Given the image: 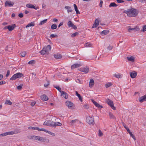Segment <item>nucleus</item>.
<instances>
[{"label":"nucleus","mask_w":146,"mask_h":146,"mask_svg":"<svg viewBox=\"0 0 146 146\" xmlns=\"http://www.w3.org/2000/svg\"><path fill=\"white\" fill-rule=\"evenodd\" d=\"M124 13H126L129 17H135L136 16L138 13L139 11L137 9L134 8L127 9L125 10Z\"/></svg>","instance_id":"f257e3e1"},{"label":"nucleus","mask_w":146,"mask_h":146,"mask_svg":"<svg viewBox=\"0 0 146 146\" xmlns=\"http://www.w3.org/2000/svg\"><path fill=\"white\" fill-rule=\"evenodd\" d=\"M51 49V47L50 45H48L44 47L42 50L40 52L41 54L43 55L48 54Z\"/></svg>","instance_id":"f03ea898"},{"label":"nucleus","mask_w":146,"mask_h":146,"mask_svg":"<svg viewBox=\"0 0 146 146\" xmlns=\"http://www.w3.org/2000/svg\"><path fill=\"white\" fill-rule=\"evenodd\" d=\"M32 139L38 140L42 142H45L46 143H48L49 142V140L48 139H46L44 138L41 137L39 136H33Z\"/></svg>","instance_id":"7ed1b4c3"},{"label":"nucleus","mask_w":146,"mask_h":146,"mask_svg":"<svg viewBox=\"0 0 146 146\" xmlns=\"http://www.w3.org/2000/svg\"><path fill=\"white\" fill-rule=\"evenodd\" d=\"M23 76V74L21 73H17L14 74L10 78V80H15L17 79L20 78Z\"/></svg>","instance_id":"20e7f679"},{"label":"nucleus","mask_w":146,"mask_h":146,"mask_svg":"<svg viewBox=\"0 0 146 146\" xmlns=\"http://www.w3.org/2000/svg\"><path fill=\"white\" fill-rule=\"evenodd\" d=\"M86 122L89 124L93 125L94 124V119L92 117L89 116L86 119Z\"/></svg>","instance_id":"39448f33"},{"label":"nucleus","mask_w":146,"mask_h":146,"mask_svg":"<svg viewBox=\"0 0 146 146\" xmlns=\"http://www.w3.org/2000/svg\"><path fill=\"white\" fill-rule=\"evenodd\" d=\"M14 3L13 2L9 0L7 1L5 3V7H13Z\"/></svg>","instance_id":"423d86ee"},{"label":"nucleus","mask_w":146,"mask_h":146,"mask_svg":"<svg viewBox=\"0 0 146 146\" xmlns=\"http://www.w3.org/2000/svg\"><path fill=\"white\" fill-rule=\"evenodd\" d=\"M107 103L111 107V108L114 110H116V108L113 106V102L108 99L107 100Z\"/></svg>","instance_id":"0eeeda50"},{"label":"nucleus","mask_w":146,"mask_h":146,"mask_svg":"<svg viewBox=\"0 0 146 146\" xmlns=\"http://www.w3.org/2000/svg\"><path fill=\"white\" fill-rule=\"evenodd\" d=\"M65 104L66 105L69 109H72L74 107V105L70 101H67L66 102Z\"/></svg>","instance_id":"6e6552de"},{"label":"nucleus","mask_w":146,"mask_h":146,"mask_svg":"<svg viewBox=\"0 0 146 146\" xmlns=\"http://www.w3.org/2000/svg\"><path fill=\"white\" fill-rule=\"evenodd\" d=\"M128 32L130 33L132 31L135 30V31H138L139 30V27H136L135 28H131L130 26L128 27Z\"/></svg>","instance_id":"1a4fd4ad"},{"label":"nucleus","mask_w":146,"mask_h":146,"mask_svg":"<svg viewBox=\"0 0 146 146\" xmlns=\"http://www.w3.org/2000/svg\"><path fill=\"white\" fill-rule=\"evenodd\" d=\"M52 121L50 120H46L43 123V125H45L52 126Z\"/></svg>","instance_id":"9d476101"},{"label":"nucleus","mask_w":146,"mask_h":146,"mask_svg":"<svg viewBox=\"0 0 146 146\" xmlns=\"http://www.w3.org/2000/svg\"><path fill=\"white\" fill-rule=\"evenodd\" d=\"M139 100L140 102H142L144 101H146V95L139 98Z\"/></svg>","instance_id":"9b49d317"},{"label":"nucleus","mask_w":146,"mask_h":146,"mask_svg":"<svg viewBox=\"0 0 146 146\" xmlns=\"http://www.w3.org/2000/svg\"><path fill=\"white\" fill-rule=\"evenodd\" d=\"M137 73L135 71H133L130 72V76L132 78H134L137 76Z\"/></svg>","instance_id":"f8f14e48"},{"label":"nucleus","mask_w":146,"mask_h":146,"mask_svg":"<svg viewBox=\"0 0 146 146\" xmlns=\"http://www.w3.org/2000/svg\"><path fill=\"white\" fill-rule=\"evenodd\" d=\"M80 71L85 73H87L89 71V68L88 67H86L85 68H81Z\"/></svg>","instance_id":"ddd939ff"},{"label":"nucleus","mask_w":146,"mask_h":146,"mask_svg":"<svg viewBox=\"0 0 146 146\" xmlns=\"http://www.w3.org/2000/svg\"><path fill=\"white\" fill-rule=\"evenodd\" d=\"M26 6L27 7L29 8H33L35 10H37L38 9L37 8H36L35 6L30 3H28L26 5Z\"/></svg>","instance_id":"4468645a"},{"label":"nucleus","mask_w":146,"mask_h":146,"mask_svg":"<svg viewBox=\"0 0 146 146\" xmlns=\"http://www.w3.org/2000/svg\"><path fill=\"white\" fill-rule=\"evenodd\" d=\"M99 25V21L97 19H96L95 20L94 23L92 27V28H96Z\"/></svg>","instance_id":"2eb2a0df"},{"label":"nucleus","mask_w":146,"mask_h":146,"mask_svg":"<svg viewBox=\"0 0 146 146\" xmlns=\"http://www.w3.org/2000/svg\"><path fill=\"white\" fill-rule=\"evenodd\" d=\"M16 27V25L15 24L12 25H9L8 26V29L9 31H12Z\"/></svg>","instance_id":"dca6fc26"},{"label":"nucleus","mask_w":146,"mask_h":146,"mask_svg":"<svg viewBox=\"0 0 146 146\" xmlns=\"http://www.w3.org/2000/svg\"><path fill=\"white\" fill-rule=\"evenodd\" d=\"M62 125V124L59 122H54L52 121V126L56 127V126H60Z\"/></svg>","instance_id":"f3484780"},{"label":"nucleus","mask_w":146,"mask_h":146,"mask_svg":"<svg viewBox=\"0 0 146 146\" xmlns=\"http://www.w3.org/2000/svg\"><path fill=\"white\" fill-rule=\"evenodd\" d=\"M40 98L42 100L44 101H47L48 99V97L45 94L42 95L41 96Z\"/></svg>","instance_id":"a211bd4d"},{"label":"nucleus","mask_w":146,"mask_h":146,"mask_svg":"<svg viewBox=\"0 0 146 146\" xmlns=\"http://www.w3.org/2000/svg\"><path fill=\"white\" fill-rule=\"evenodd\" d=\"M61 96H62L64 98L67 99L68 98L67 94L64 91L62 92L61 93Z\"/></svg>","instance_id":"6ab92c4d"},{"label":"nucleus","mask_w":146,"mask_h":146,"mask_svg":"<svg viewBox=\"0 0 146 146\" xmlns=\"http://www.w3.org/2000/svg\"><path fill=\"white\" fill-rule=\"evenodd\" d=\"M81 65L80 64H74L73 65H72L71 66V69H75V68H77L78 67H79Z\"/></svg>","instance_id":"aec40b11"},{"label":"nucleus","mask_w":146,"mask_h":146,"mask_svg":"<svg viewBox=\"0 0 146 146\" xmlns=\"http://www.w3.org/2000/svg\"><path fill=\"white\" fill-rule=\"evenodd\" d=\"M94 84V80L92 79H91L90 81L89 86L91 88L93 86Z\"/></svg>","instance_id":"412c9836"},{"label":"nucleus","mask_w":146,"mask_h":146,"mask_svg":"<svg viewBox=\"0 0 146 146\" xmlns=\"http://www.w3.org/2000/svg\"><path fill=\"white\" fill-rule=\"evenodd\" d=\"M78 122V120L76 119L74 120H72L70 121V123L71 125H73L75 124L76 123Z\"/></svg>","instance_id":"4be33fe9"},{"label":"nucleus","mask_w":146,"mask_h":146,"mask_svg":"<svg viewBox=\"0 0 146 146\" xmlns=\"http://www.w3.org/2000/svg\"><path fill=\"white\" fill-rule=\"evenodd\" d=\"M109 32L108 30H104L101 32V34L103 36L105 35L108 34Z\"/></svg>","instance_id":"5701e85b"},{"label":"nucleus","mask_w":146,"mask_h":146,"mask_svg":"<svg viewBox=\"0 0 146 146\" xmlns=\"http://www.w3.org/2000/svg\"><path fill=\"white\" fill-rule=\"evenodd\" d=\"M65 8L66 9H68L67 12L68 13L70 12H72L73 11L72 9H71L70 7L68 6H66L65 7Z\"/></svg>","instance_id":"b1692460"},{"label":"nucleus","mask_w":146,"mask_h":146,"mask_svg":"<svg viewBox=\"0 0 146 146\" xmlns=\"http://www.w3.org/2000/svg\"><path fill=\"white\" fill-rule=\"evenodd\" d=\"M127 58L129 61H131L132 62H134V61L135 58L134 57L132 56H131L129 57H127Z\"/></svg>","instance_id":"393cba45"},{"label":"nucleus","mask_w":146,"mask_h":146,"mask_svg":"<svg viewBox=\"0 0 146 146\" xmlns=\"http://www.w3.org/2000/svg\"><path fill=\"white\" fill-rule=\"evenodd\" d=\"M73 5H74V9H75V11L76 12V14H80V12L78 10V9L76 5V4H74Z\"/></svg>","instance_id":"a878e982"},{"label":"nucleus","mask_w":146,"mask_h":146,"mask_svg":"<svg viewBox=\"0 0 146 146\" xmlns=\"http://www.w3.org/2000/svg\"><path fill=\"white\" fill-rule=\"evenodd\" d=\"M76 95L78 97V98L79 99V100L81 102L82 101V98L81 97L80 95L78 93V92L77 91H75Z\"/></svg>","instance_id":"bb28decb"},{"label":"nucleus","mask_w":146,"mask_h":146,"mask_svg":"<svg viewBox=\"0 0 146 146\" xmlns=\"http://www.w3.org/2000/svg\"><path fill=\"white\" fill-rule=\"evenodd\" d=\"M35 25V23L34 22H31V23L28 24L26 26V28H28V27L33 26Z\"/></svg>","instance_id":"cd10ccee"},{"label":"nucleus","mask_w":146,"mask_h":146,"mask_svg":"<svg viewBox=\"0 0 146 146\" xmlns=\"http://www.w3.org/2000/svg\"><path fill=\"white\" fill-rule=\"evenodd\" d=\"M54 57L56 59H59L62 58V56L59 54H55L54 55Z\"/></svg>","instance_id":"c85d7f7f"},{"label":"nucleus","mask_w":146,"mask_h":146,"mask_svg":"<svg viewBox=\"0 0 146 146\" xmlns=\"http://www.w3.org/2000/svg\"><path fill=\"white\" fill-rule=\"evenodd\" d=\"M117 5L115 3L113 2L111 3L109 5V7H117Z\"/></svg>","instance_id":"c756f323"},{"label":"nucleus","mask_w":146,"mask_h":146,"mask_svg":"<svg viewBox=\"0 0 146 146\" xmlns=\"http://www.w3.org/2000/svg\"><path fill=\"white\" fill-rule=\"evenodd\" d=\"M57 27V25L56 24H52L51 26V29L54 30L56 29Z\"/></svg>","instance_id":"7c9ffc66"},{"label":"nucleus","mask_w":146,"mask_h":146,"mask_svg":"<svg viewBox=\"0 0 146 146\" xmlns=\"http://www.w3.org/2000/svg\"><path fill=\"white\" fill-rule=\"evenodd\" d=\"M36 130H37L38 131H46V129H43V128H41V129H40L39 128H38V127H36Z\"/></svg>","instance_id":"2f4dec72"},{"label":"nucleus","mask_w":146,"mask_h":146,"mask_svg":"<svg viewBox=\"0 0 146 146\" xmlns=\"http://www.w3.org/2000/svg\"><path fill=\"white\" fill-rule=\"evenodd\" d=\"M35 63V61L34 60H32L28 62V64L33 65Z\"/></svg>","instance_id":"473e14b6"},{"label":"nucleus","mask_w":146,"mask_h":146,"mask_svg":"<svg viewBox=\"0 0 146 146\" xmlns=\"http://www.w3.org/2000/svg\"><path fill=\"white\" fill-rule=\"evenodd\" d=\"M46 131H44L45 132H46V133H48L50 135H52L53 136H55V134L54 133H52V132H51L49 131H48L46 129Z\"/></svg>","instance_id":"72a5a7b5"},{"label":"nucleus","mask_w":146,"mask_h":146,"mask_svg":"<svg viewBox=\"0 0 146 146\" xmlns=\"http://www.w3.org/2000/svg\"><path fill=\"white\" fill-rule=\"evenodd\" d=\"M109 116L112 119H115V117L113 115L112 113L110 112L109 113Z\"/></svg>","instance_id":"f704fd0d"},{"label":"nucleus","mask_w":146,"mask_h":146,"mask_svg":"<svg viewBox=\"0 0 146 146\" xmlns=\"http://www.w3.org/2000/svg\"><path fill=\"white\" fill-rule=\"evenodd\" d=\"M121 75H120L118 73H115L114 74V76L117 78H119L120 77Z\"/></svg>","instance_id":"c9c22d12"},{"label":"nucleus","mask_w":146,"mask_h":146,"mask_svg":"<svg viewBox=\"0 0 146 146\" xmlns=\"http://www.w3.org/2000/svg\"><path fill=\"white\" fill-rule=\"evenodd\" d=\"M98 135L100 137L102 136L103 135V133L100 129L98 130Z\"/></svg>","instance_id":"e433bc0d"},{"label":"nucleus","mask_w":146,"mask_h":146,"mask_svg":"<svg viewBox=\"0 0 146 146\" xmlns=\"http://www.w3.org/2000/svg\"><path fill=\"white\" fill-rule=\"evenodd\" d=\"M21 54L22 57H24L25 56L26 52L25 51L22 52L21 53Z\"/></svg>","instance_id":"4c0bfd02"},{"label":"nucleus","mask_w":146,"mask_h":146,"mask_svg":"<svg viewBox=\"0 0 146 146\" xmlns=\"http://www.w3.org/2000/svg\"><path fill=\"white\" fill-rule=\"evenodd\" d=\"M112 85L111 83H108L106 84V88H108Z\"/></svg>","instance_id":"58836bf2"},{"label":"nucleus","mask_w":146,"mask_h":146,"mask_svg":"<svg viewBox=\"0 0 146 146\" xmlns=\"http://www.w3.org/2000/svg\"><path fill=\"white\" fill-rule=\"evenodd\" d=\"M6 132L7 133V135H12L14 133L13 131L7 132Z\"/></svg>","instance_id":"ea45409f"},{"label":"nucleus","mask_w":146,"mask_h":146,"mask_svg":"<svg viewBox=\"0 0 146 146\" xmlns=\"http://www.w3.org/2000/svg\"><path fill=\"white\" fill-rule=\"evenodd\" d=\"M5 103L9 105L12 104V102L9 100H7Z\"/></svg>","instance_id":"a19ab883"},{"label":"nucleus","mask_w":146,"mask_h":146,"mask_svg":"<svg viewBox=\"0 0 146 146\" xmlns=\"http://www.w3.org/2000/svg\"><path fill=\"white\" fill-rule=\"evenodd\" d=\"M129 134L134 139V140H136V138L134 135L132 133V132L129 133Z\"/></svg>","instance_id":"79ce46f5"},{"label":"nucleus","mask_w":146,"mask_h":146,"mask_svg":"<svg viewBox=\"0 0 146 146\" xmlns=\"http://www.w3.org/2000/svg\"><path fill=\"white\" fill-rule=\"evenodd\" d=\"M98 108H102L103 107L102 106H101L100 104H99L98 103H97L96 104V105H95Z\"/></svg>","instance_id":"37998d69"},{"label":"nucleus","mask_w":146,"mask_h":146,"mask_svg":"<svg viewBox=\"0 0 146 146\" xmlns=\"http://www.w3.org/2000/svg\"><path fill=\"white\" fill-rule=\"evenodd\" d=\"M47 21V19L44 20L42 21H41L40 23V25H42L44 23H45Z\"/></svg>","instance_id":"c03bdc74"},{"label":"nucleus","mask_w":146,"mask_h":146,"mask_svg":"<svg viewBox=\"0 0 146 146\" xmlns=\"http://www.w3.org/2000/svg\"><path fill=\"white\" fill-rule=\"evenodd\" d=\"M78 32H76V33H74L73 34H72L71 35V36L72 37H74L76 36L77 35H78Z\"/></svg>","instance_id":"a18cd8bd"},{"label":"nucleus","mask_w":146,"mask_h":146,"mask_svg":"<svg viewBox=\"0 0 146 146\" xmlns=\"http://www.w3.org/2000/svg\"><path fill=\"white\" fill-rule=\"evenodd\" d=\"M92 44L89 43H86L85 44V46L86 47H91Z\"/></svg>","instance_id":"49530a36"},{"label":"nucleus","mask_w":146,"mask_h":146,"mask_svg":"<svg viewBox=\"0 0 146 146\" xmlns=\"http://www.w3.org/2000/svg\"><path fill=\"white\" fill-rule=\"evenodd\" d=\"M73 24L72 22L70 21H69L67 23L69 27H71Z\"/></svg>","instance_id":"de8ad7c7"},{"label":"nucleus","mask_w":146,"mask_h":146,"mask_svg":"<svg viewBox=\"0 0 146 146\" xmlns=\"http://www.w3.org/2000/svg\"><path fill=\"white\" fill-rule=\"evenodd\" d=\"M23 86V84H21L19 86H17V89L18 90H20L22 89V86Z\"/></svg>","instance_id":"09e8293b"},{"label":"nucleus","mask_w":146,"mask_h":146,"mask_svg":"<svg viewBox=\"0 0 146 146\" xmlns=\"http://www.w3.org/2000/svg\"><path fill=\"white\" fill-rule=\"evenodd\" d=\"M54 88L57 89L60 93L63 91H61V88L58 86L54 87Z\"/></svg>","instance_id":"8fccbe9b"},{"label":"nucleus","mask_w":146,"mask_h":146,"mask_svg":"<svg viewBox=\"0 0 146 146\" xmlns=\"http://www.w3.org/2000/svg\"><path fill=\"white\" fill-rule=\"evenodd\" d=\"M142 31L143 32L146 31V25L143 26Z\"/></svg>","instance_id":"3c124183"},{"label":"nucleus","mask_w":146,"mask_h":146,"mask_svg":"<svg viewBox=\"0 0 146 146\" xmlns=\"http://www.w3.org/2000/svg\"><path fill=\"white\" fill-rule=\"evenodd\" d=\"M89 106L88 105H84L83 106V108L84 109H88L89 108Z\"/></svg>","instance_id":"603ef678"},{"label":"nucleus","mask_w":146,"mask_h":146,"mask_svg":"<svg viewBox=\"0 0 146 146\" xmlns=\"http://www.w3.org/2000/svg\"><path fill=\"white\" fill-rule=\"evenodd\" d=\"M28 129H31L33 130H36V127H28Z\"/></svg>","instance_id":"864d4df0"},{"label":"nucleus","mask_w":146,"mask_h":146,"mask_svg":"<svg viewBox=\"0 0 146 146\" xmlns=\"http://www.w3.org/2000/svg\"><path fill=\"white\" fill-rule=\"evenodd\" d=\"M113 46L111 45H109L107 49L108 50H110L112 49L113 48Z\"/></svg>","instance_id":"5fc2aeb1"},{"label":"nucleus","mask_w":146,"mask_h":146,"mask_svg":"<svg viewBox=\"0 0 146 146\" xmlns=\"http://www.w3.org/2000/svg\"><path fill=\"white\" fill-rule=\"evenodd\" d=\"M71 27L73 28L74 29H77L76 27L73 24L72 25Z\"/></svg>","instance_id":"6e6d98bb"},{"label":"nucleus","mask_w":146,"mask_h":146,"mask_svg":"<svg viewBox=\"0 0 146 146\" xmlns=\"http://www.w3.org/2000/svg\"><path fill=\"white\" fill-rule=\"evenodd\" d=\"M35 103L36 102L35 101H33L31 102V105L32 106H33L35 105Z\"/></svg>","instance_id":"4d7b16f0"},{"label":"nucleus","mask_w":146,"mask_h":146,"mask_svg":"<svg viewBox=\"0 0 146 146\" xmlns=\"http://www.w3.org/2000/svg\"><path fill=\"white\" fill-rule=\"evenodd\" d=\"M103 3V2L102 1V0H101L100 3L99 4V6L100 7H102Z\"/></svg>","instance_id":"13d9d810"},{"label":"nucleus","mask_w":146,"mask_h":146,"mask_svg":"<svg viewBox=\"0 0 146 146\" xmlns=\"http://www.w3.org/2000/svg\"><path fill=\"white\" fill-rule=\"evenodd\" d=\"M7 135V132L5 133H3L1 134L0 135L2 136H5Z\"/></svg>","instance_id":"bf43d9fd"},{"label":"nucleus","mask_w":146,"mask_h":146,"mask_svg":"<svg viewBox=\"0 0 146 146\" xmlns=\"http://www.w3.org/2000/svg\"><path fill=\"white\" fill-rule=\"evenodd\" d=\"M57 35H54L53 34H52L50 36L51 38H54Z\"/></svg>","instance_id":"052dcab7"},{"label":"nucleus","mask_w":146,"mask_h":146,"mask_svg":"<svg viewBox=\"0 0 146 146\" xmlns=\"http://www.w3.org/2000/svg\"><path fill=\"white\" fill-rule=\"evenodd\" d=\"M116 1L117 3H123L124 2L123 1L121 0H116Z\"/></svg>","instance_id":"680f3d73"},{"label":"nucleus","mask_w":146,"mask_h":146,"mask_svg":"<svg viewBox=\"0 0 146 146\" xmlns=\"http://www.w3.org/2000/svg\"><path fill=\"white\" fill-rule=\"evenodd\" d=\"M20 17V18H22V17H23V14H22V13H20L19 15H18Z\"/></svg>","instance_id":"e2e57ef3"},{"label":"nucleus","mask_w":146,"mask_h":146,"mask_svg":"<svg viewBox=\"0 0 146 146\" xmlns=\"http://www.w3.org/2000/svg\"><path fill=\"white\" fill-rule=\"evenodd\" d=\"M10 74V71L9 70H7V74L6 75V76L7 77Z\"/></svg>","instance_id":"0e129e2a"},{"label":"nucleus","mask_w":146,"mask_h":146,"mask_svg":"<svg viewBox=\"0 0 146 146\" xmlns=\"http://www.w3.org/2000/svg\"><path fill=\"white\" fill-rule=\"evenodd\" d=\"M5 83V81L0 82V85L4 84Z\"/></svg>","instance_id":"69168bd1"},{"label":"nucleus","mask_w":146,"mask_h":146,"mask_svg":"<svg viewBox=\"0 0 146 146\" xmlns=\"http://www.w3.org/2000/svg\"><path fill=\"white\" fill-rule=\"evenodd\" d=\"M49 85V82H48V83L47 84H45L44 85V86L45 87H47L48 86V85Z\"/></svg>","instance_id":"338daca9"},{"label":"nucleus","mask_w":146,"mask_h":146,"mask_svg":"<svg viewBox=\"0 0 146 146\" xmlns=\"http://www.w3.org/2000/svg\"><path fill=\"white\" fill-rule=\"evenodd\" d=\"M92 101L95 105H96V104L97 103L96 102L94 101V100H92Z\"/></svg>","instance_id":"774afa93"}]
</instances>
